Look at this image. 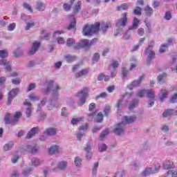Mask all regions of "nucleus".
I'll list each match as a JSON object with an SVG mask.
<instances>
[{
    "label": "nucleus",
    "mask_w": 177,
    "mask_h": 177,
    "mask_svg": "<svg viewBox=\"0 0 177 177\" xmlns=\"http://www.w3.org/2000/svg\"><path fill=\"white\" fill-rule=\"evenodd\" d=\"M12 84H14V85H19V84H20V79L17 78L12 80Z\"/></svg>",
    "instance_id": "774afa93"
},
{
    "label": "nucleus",
    "mask_w": 177,
    "mask_h": 177,
    "mask_svg": "<svg viewBox=\"0 0 177 177\" xmlns=\"http://www.w3.org/2000/svg\"><path fill=\"white\" fill-rule=\"evenodd\" d=\"M145 24L147 28V34L151 32V24H150V22L145 21Z\"/></svg>",
    "instance_id": "864d4df0"
},
{
    "label": "nucleus",
    "mask_w": 177,
    "mask_h": 177,
    "mask_svg": "<svg viewBox=\"0 0 177 177\" xmlns=\"http://www.w3.org/2000/svg\"><path fill=\"white\" fill-rule=\"evenodd\" d=\"M46 8L45 4H44L42 2H38L37 3L36 9L37 10L42 12L44 9H46Z\"/></svg>",
    "instance_id": "a878e982"
},
{
    "label": "nucleus",
    "mask_w": 177,
    "mask_h": 177,
    "mask_svg": "<svg viewBox=\"0 0 177 177\" xmlns=\"http://www.w3.org/2000/svg\"><path fill=\"white\" fill-rule=\"evenodd\" d=\"M21 117V113L20 112H17L15 115L12 118V115L10 113H8L4 117V121L6 124H16L19 119Z\"/></svg>",
    "instance_id": "39448f33"
},
{
    "label": "nucleus",
    "mask_w": 177,
    "mask_h": 177,
    "mask_svg": "<svg viewBox=\"0 0 177 177\" xmlns=\"http://www.w3.org/2000/svg\"><path fill=\"white\" fill-rule=\"evenodd\" d=\"M24 106H27L26 114L27 117H30L31 115V111L32 110V109L31 108V103L28 102V100H26L24 102Z\"/></svg>",
    "instance_id": "f3484780"
},
{
    "label": "nucleus",
    "mask_w": 177,
    "mask_h": 177,
    "mask_svg": "<svg viewBox=\"0 0 177 177\" xmlns=\"http://www.w3.org/2000/svg\"><path fill=\"white\" fill-rule=\"evenodd\" d=\"M66 45L68 46H71L72 48H74L75 49H78V45L75 44V41L73 38H69L67 39Z\"/></svg>",
    "instance_id": "a211bd4d"
},
{
    "label": "nucleus",
    "mask_w": 177,
    "mask_h": 177,
    "mask_svg": "<svg viewBox=\"0 0 177 177\" xmlns=\"http://www.w3.org/2000/svg\"><path fill=\"white\" fill-rule=\"evenodd\" d=\"M88 92H89V88L85 87L77 93V97H79L77 104L79 106H82L85 103V99L88 97Z\"/></svg>",
    "instance_id": "423d86ee"
},
{
    "label": "nucleus",
    "mask_w": 177,
    "mask_h": 177,
    "mask_svg": "<svg viewBox=\"0 0 177 177\" xmlns=\"http://www.w3.org/2000/svg\"><path fill=\"white\" fill-rule=\"evenodd\" d=\"M177 172L176 171H169L166 175V177H176Z\"/></svg>",
    "instance_id": "f704fd0d"
},
{
    "label": "nucleus",
    "mask_w": 177,
    "mask_h": 177,
    "mask_svg": "<svg viewBox=\"0 0 177 177\" xmlns=\"http://www.w3.org/2000/svg\"><path fill=\"white\" fill-rule=\"evenodd\" d=\"M158 169H160V165H157L156 167H147L142 173L141 176L145 177L149 176V175H151V174H156L158 172Z\"/></svg>",
    "instance_id": "1a4fd4ad"
},
{
    "label": "nucleus",
    "mask_w": 177,
    "mask_h": 177,
    "mask_svg": "<svg viewBox=\"0 0 177 177\" xmlns=\"http://www.w3.org/2000/svg\"><path fill=\"white\" fill-rule=\"evenodd\" d=\"M110 111H111L110 106L106 105L105 106V108L104 109V113L105 115H107L108 114H109Z\"/></svg>",
    "instance_id": "4d7b16f0"
},
{
    "label": "nucleus",
    "mask_w": 177,
    "mask_h": 177,
    "mask_svg": "<svg viewBox=\"0 0 177 177\" xmlns=\"http://www.w3.org/2000/svg\"><path fill=\"white\" fill-rule=\"evenodd\" d=\"M100 57V55H99V53L94 54L93 57V62H97V60H99Z\"/></svg>",
    "instance_id": "0e129e2a"
},
{
    "label": "nucleus",
    "mask_w": 177,
    "mask_h": 177,
    "mask_svg": "<svg viewBox=\"0 0 177 177\" xmlns=\"http://www.w3.org/2000/svg\"><path fill=\"white\" fill-rule=\"evenodd\" d=\"M28 97H29L30 100H32V102H35L36 100H38V99H39L38 95H37L34 93L29 95Z\"/></svg>",
    "instance_id": "e433bc0d"
},
{
    "label": "nucleus",
    "mask_w": 177,
    "mask_h": 177,
    "mask_svg": "<svg viewBox=\"0 0 177 177\" xmlns=\"http://www.w3.org/2000/svg\"><path fill=\"white\" fill-rule=\"evenodd\" d=\"M81 1H77V4L75 6L74 13H77L78 10L81 9Z\"/></svg>",
    "instance_id": "37998d69"
},
{
    "label": "nucleus",
    "mask_w": 177,
    "mask_h": 177,
    "mask_svg": "<svg viewBox=\"0 0 177 177\" xmlns=\"http://www.w3.org/2000/svg\"><path fill=\"white\" fill-rule=\"evenodd\" d=\"M145 95H147V97L151 99L152 101L149 103V107H151L154 104V97H156L155 93L153 90H141L138 92V96L139 97H143Z\"/></svg>",
    "instance_id": "7ed1b4c3"
},
{
    "label": "nucleus",
    "mask_w": 177,
    "mask_h": 177,
    "mask_svg": "<svg viewBox=\"0 0 177 177\" xmlns=\"http://www.w3.org/2000/svg\"><path fill=\"white\" fill-rule=\"evenodd\" d=\"M136 120V117L135 116H124L122 118V121L120 124L116 125L115 128V133L116 135H122L124 133V127H125V124H131L134 122Z\"/></svg>",
    "instance_id": "f03ea898"
},
{
    "label": "nucleus",
    "mask_w": 177,
    "mask_h": 177,
    "mask_svg": "<svg viewBox=\"0 0 177 177\" xmlns=\"http://www.w3.org/2000/svg\"><path fill=\"white\" fill-rule=\"evenodd\" d=\"M98 149L100 151H106L107 150V145L106 144H100Z\"/></svg>",
    "instance_id": "ea45409f"
},
{
    "label": "nucleus",
    "mask_w": 177,
    "mask_h": 177,
    "mask_svg": "<svg viewBox=\"0 0 177 177\" xmlns=\"http://www.w3.org/2000/svg\"><path fill=\"white\" fill-rule=\"evenodd\" d=\"M49 154H56L60 153V147L57 145H53L48 149Z\"/></svg>",
    "instance_id": "f8f14e48"
},
{
    "label": "nucleus",
    "mask_w": 177,
    "mask_h": 177,
    "mask_svg": "<svg viewBox=\"0 0 177 177\" xmlns=\"http://www.w3.org/2000/svg\"><path fill=\"white\" fill-rule=\"evenodd\" d=\"M31 163L32 165H34L35 167H38V165H41L42 164V160L37 158H32Z\"/></svg>",
    "instance_id": "5701e85b"
},
{
    "label": "nucleus",
    "mask_w": 177,
    "mask_h": 177,
    "mask_svg": "<svg viewBox=\"0 0 177 177\" xmlns=\"http://www.w3.org/2000/svg\"><path fill=\"white\" fill-rule=\"evenodd\" d=\"M99 167V163H95L94 164V167L93 169V175H96L97 172V167Z\"/></svg>",
    "instance_id": "bf43d9fd"
},
{
    "label": "nucleus",
    "mask_w": 177,
    "mask_h": 177,
    "mask_svg": "<svg viewBox=\"0 0 177 177\" xmlns=\"http://www.w3.org/2000/svg\"><path fill=\"white\" fill-rule=\"evenodd\" d=\"M167 49H168L167 45H162L159 49V52H160V53H164V52H165V50H167Z\"/></svg>",
    "instance_id": "3c124183"
},
{
    "label": "nucleus",
    "mask_w": 177,
    "mask_h": 177,
    "mask_svg": "<svg viewBox=\"0 0 177 177\" xmlns=\"http://www.w3.org/2000/svg\"><path fill=\"white\" fill-rule=\"evenodd\" d=\"M118 61H112L111 63V67L113 68V70H115V68H117V67H118Z\"/></svg>",
    "instance_id": "8fccbe9b"
},
{
    "label": "nucleus",
    "mask_w": 177,
    "mask_h": 177,
    "mask_svg": "<svg viewBox=\"0 0 177 177\" xmlns=\"http://www.w3.org/2000/svg\"><path fill=\"white\" fill-rule=\"evenodd\" d=\"M16 28V23L10 24L8 26V31H13Z\"/></svg>",
    "instance_id": "a18cd8bd"
},
{
    "label": "nucleus",
    "mask_w": 177,
    "mask_h": 177,
    "mask_svg": "<svg viewBox=\"0 0 177 177\" xmlns=\"http://www.w3.org/2000/svg\"><path fill=\"white\" fill-rule=\"evenodd\" d=\"M133 13L134 15L140 16V15H142V8H140V7H136V9H134L133 10Z\"/></svg>",
    "instance_id": "c03bdc74"
},
{
    "label": "nucleus",
    "mask_w": 177,
    "mask_h": 177,
    "mask_svg": "<svg viewBox=\"0 0 177 177\" xmlns=\"http://www.w3.org/2000/svg\"><path fill=\"white\" fill-rule=\"evenodd\" d=\"M21 54V51L20 50V49H17L15 52H14V56H15V57H19V56H20Z\"/></svg>",
    "instance_id": "69168bd1"
},
{
    "label": "nucleus",
    "mask_w": 177,
    "mask_h": 177,
    "mask_svg": "<svg viewBox=\"0 0 177 177\" xmlns=\"http://www.w3.org/2000/svg\"><path fill=\"white\" fill-rule=\"evenodd\" d=\"M0 66H6V71H10V70H12L10 62H7V60L5 59H0Z\"/></svg>",
    "instance_id": "ddd939ff"
},
{
    "label": "nucleus",
    "mask_w": 177,
    "mask_h": 177,
    "mask_svg": "<svg viewBox=\"0 0 177 177\" xmlns=\"http://www.w3.org/2000/svg\"><path fill=\"white\" fill-rule=\"evenodd\" d=\"M137 104H138V101L136 100L133 101V102L129 104V109L132 110V109H133L135 106H136Z\"/></svg>",
    "instance_id": "5fc2aeb1"
},
{
    "label": "nucleus",
    "mask_w": 177,
    "mask_h": 177,
    "mask_svg": "<svg viewBox=\"0 0 177 177\" xmlns=\"http://www.w3.org/2000/svg\"><path fill=\"white\" fill-rule=\"evenodd\" d=\"M39 45H40V44L38 41L33 42L32 48L28 52L29 55H34V53H35V52H37L38 50V48H39Z\"/></svg>",
    "instance_id": "4468645a"
},
{
    "label": "nucleus",
    "mask_w": 177,
    "mask_h": 177,
    "mask_svg": "<svg viewBox=\"0 0 177 177\" xmlns=\"http://www.w3.org/2000/svg\"><path fill=\"white\" fill-rule=\"evenodd\" d=\"M172 165H174V162L171 161H167L163 164L165 169H169V168H172Z\"/></svg>",
    "instance_id": "c756f323"
},
{
    "label": "nucleus",
    "mask_w": 177,
    "mask_h": 177,
    "mask_svg": "<svg viewBox=\"0 0 177 177\" xmlns=\"http://www.w3.org/2000/svg\"><path fill=\"white\" fill-rule=\"evenodd\" d=\"M8 56V50H0V57L1 59H5Z\"/></svg>",
    "instance_id": "c9c22d12"
},
{
    "label": "nucleus",
    "mask_w": 177,
    "mask_h": 177,
    "mask_svg": "<svg viewBox=\"0 0 177 177\" xmlns=\"http://www.w3.org/2000/svg\"><path fill=\"white\" fill-rule=\"evenodd\" d=\"M142 78H144V77L141 76L139 80H136L133 82L131 85H129L127 86V88H129L130 91H132V89H133V88H135L136 86H139V85H140V81H142Z\"/></svg>",
    "instance_id": "dca6fc26"
},
{
    "label": "nucleus",
    "mask_w": 177,
    "mask_h": 177,
    "mask_svg": "<svg viewBox=\"0 0 177 177\" xmlns=\"http://www.w3.org/2000/svg\"><path fill=\"white\" fill-rule=\"evenodd\" d=\"M153 46H154V41L149 43L148 48L145 50V54L148 55L147 59V64H150L152 59H154L155 53L153 50Z\"/></svg>",
    "instance_id": "0eeeda50"
},
{
    "label": "nucleus",
    "mask_w": 177,
    "mask_h": 177,
    "mask_svg": "<svg viewBox=\"0 0 177 177\" xmlns=\"http://www.w3.org/2000/svg\"><path fill=\"white\" fill-rule=\"evenodd\" d=\"M24 9H26V10H28V12H30V13H32V8L31 7V6H30V4L24 3Z\"/></svg>",
    "instance_id": "a19ab883"
},
{
    "label": "nucleus",
    "mask_w": 177,
    "mask_h": 177,
    "mask_svg": "<svg viewBox=\"0 0 177 177\" xmlns=\"http://www.w3.org/2000/svg\"><path fill=\"white\" fill-rule=\"evenodd\" d=\"M26 150L27 151L33 153H37V151H38V149H37V147H32L31 145H28Z\"/></svg>",
    "instance_id": "c85d7f7f"
},
{
    "label": "nucleus",
    "mask_w": 177,
    "mask_h": 177,
    "mask_svg": "<svg viewBox=\"0 0 177 177\" xmlns=\"http://www.w3.org/2000/svg\"><path fill=\"white\" fill-rule=\"evenodd\" d=\"M85 151L87 153L86 158L87 160H91V158L92 157V153L89 152L91 151V146L87 145V147L85 148Z\"/></svg>",
    "instance_id": "cd10ccee"
},
{
    "label": "nucleus",
    "mask_w": 177,
    "mask_h": 177,
    "mask_svg": "<svg viewBox=\"0 0 177 177\" xmlns=\"http://www.w3.org/2000/svg\"><path fill=\"white\" fill-rule=\"evenodd\" d=\"M49 35H50V34L48 33L46 30H43L41 32V37L43 38V39H49Z\"/></svg>",
    "instance_id": "72a5a7b5"
},
{
    "label": "nucleus",
    "mask_w": 177,
    "mask_h": 177,
    "mask_svg": "<svg viewBox=\"0 0 177 177\" xmlns=\"http://www.w3.org/2000/svg\"><path fill=\"white\" fill-rule=\"evenodd\" d=\"M139 23H140L139 19H138V18H136V17H134L131 30H136V28H138V26H139Z\"/></svg>",
    "instance_id": "393cba45"
},
{
    "label": "nucleus",
    "mask_w": 177,
    "mask_h": 177,
    "mask_svg": "<svg viewBox=\"0 0 177 177\" xmlns=\"http://www.w3.org/2000/svg\"><path fill=\"white\" fill-rule=\"evenodd\" d=\"M106 135H109V129H106L101 133V135L100 136V140H103V139H104V136H106Z\"/></svg>",
    "instance_id": "49530a36"
},
{
    "label": "nucleus",
    "mask_w": 177,
    "mask_h": 177,
    "mask_svg": "<svg viewBox=\"0 0 177 177\" xmlns=\"http://www.w3.org/2000/svg\"><path fill=\"white\" fill-rule=\"evenodd\" d=\"M34 26H35V23H34V21L29 22L26 24L25 30H30L32 27H34Z\"/></svg>",
    "instance_id": "de8ad7c7"
},
{
    "label": "nucleus",
    "mask_w": 177,
    "mask_h": 177,
    "mask_svg": "<svg viewBox=\"0 0 177 177\" xmlns=\"http://www.w3.org/2000/svg\"><path fill=\"white\" fill-rule=\"evenodd\" d=\"M17 93H19V88L12 89L11 91L9 92L8 104H10L12 103V100H13V97H15V96H17Z\"/></svg>",
    "instance_id": "9b49d317"
},
{
    "label": "nucleus",
    "mask_w": 177,
    "mask_h": 177,
    "mask_svg": "<svg viewBox=\"0 0 177 177\" xmlns=\"http://www.w3.org/2000/svg\"><path fill=\"white\" fill-rule=\"evenodd\" d=\"M167 97H168V91L166 89L161 90L160 94V102H164V99H167Z\"/></svg>",
    "instance_id": "aec40b11"
},
{
    "label": "nucleus",
    "mask_w": 177,
    "mask_h": 177,
    "mask_svg": "<svg viewBox=\"0 0 177 177\" xmlns=\"http://www.w3.org/2000/svg\"><path fill=\"white\" fill-rule=\"evenodd\" d=\"M127 21L128 19L127 18V12L123 13L122 15V18L116 23L117 27H125Z\"/></svg>",
    "instance_id": "9d476101"
},
{
    "label": "nucleus",
    "mask_w": 177,
    "mask_h": 177,
    "mask_svg": "<svg viewBox=\"0 0 177 177\" xmlns=\"http://www.w3.org/2000/svg\"><path fill=\"white\" fill-rule=\"evenodd\" d=\"M56 134V129H48L44 132V135H55Z\"/></svg>",
    "instance_id": "7c9ffc66"
},
{
    "label": "nucleus",
    "mask_w": 177,
    "mask_h": 177,
    "mask_svg": "<svg viewBox=\"0 0 177 177\" xmlns=\"http://www.w3.org/2000/svg\"><path fill=\"white\" fill-rule=\"evenodd\" d=\"M12 147H13V142H10L8 144H6L3 147V149L5 150V151H8L10 150V149H12Z\"/></svg>",
    "instance_id": "2f4dec72"
},
{
    "label": "nucleus",
    "mask_w": 177,
    "mask_h": 177,
    "mask_svg": "<svg viewBox=\"0 0 177 177\" xmlns=\"http://www.w3.org/2000/svg\"><path fill=\"white\" fill-rule=\"evenodd\" d=\"M70 20H71V24L68 26L67 28H68V30H73V29L75 28V24H76L75 18H74L73 16H71Z\"/></svg>",
    "instance_id": "412c9836"
},
{
    "label": "nucleus",
    "mask_w": 177,
    "mask_h": 177,
    "mask_svg": "<svg viewBox=\"0 0 177 177\" xmlns=\"http://www.w3.org/2000/svg\"><path fill=\"white\" fill-rule=\"evenodd\" d=\"M127 9H128V5L127 3L118 7V10H127Z\"/></svg>",
    "instance_id": "603ef678"
},
{
    "label": "nucleus",
    "mask_w": 177,
    "mask_h": 177,
    "mask_svg": "<svg viewBox=\"0 0 177 177\" xmlns=\"http://www.w3.org/2000/svg\"><path fill=\"white\" fill-rule=\"evenodd\" d=\"M82 120H83V118H73L71 121V124L73 125H77V124H79V122H81Z\"/></svg>",
    "instance_id": "473e14b6"
},
{
    "label": "nucleus",
    "mask_w": 177,
    "mask_h": 177,
    "mask_svg": "<svg viewBox=\"0 0 177 177\" xmlns=\"http://www.w3.org/2000/svg\"><path fill=\"white\" fill-rule=\"evenodd\" d=\"M139 165H140L139 162L135 161L131 165V168L132 169H138L139 168Z\"/></svg>",
    "instance_id": "6e6d98bb"
},
{
    "label": "nucleus",
    "mask_w": 177,
    "mask_h": 177,
    "mask_svg": "<svg viewBox=\"0 0 177 177\" xmlns=\"http://www.w3.org/2000/svg\"><path fill=\"white\" fill-rule=\"evenodd\" d=\"M96 121L97 122H102V121H103V113L102 112L98 113Z\"/></svg>",
    "instance_id": "58836bf2"
},
{
    "label": "nucleus",
    "mask_w": 177,
    "mask_h": 177,
    "mask_svg": "<svg viewBox=\"0 0 177 177\" xmlns=\"http://www.w3.org/2000/svg\"><path fill=\"white\" fill-rule=\"evenodd\" d=\"M67 167V162H60L58 165V168L59 169H64Z\"/></svg>",
    "instance_id": "4c0bfd02"
},
{
    "label": "nucleus",
    "mask_w": 177,
    "mask_h": 177,
    "mask_svg": "<svg viewBox=\"0 0 177 177\" xmlns=\"http://www.w3.org/2000/svg\"><path fill=\"white\" fill-rule=\"evenodd\" d=\"M81 158L78 156L75 158V164L76 167H81Z\"/></svg>",
    "instance_id": "09e8293b"
},
{
    "label": "nucleus",
    "mask_w": 177,
    "mask_h": 177,
    "mask_svg": "<svg viewBox=\"0 0 177 177\" xmlns=\"http://www.w3.org/2000/svg\"><path fill=\"white\" fill-rule=\"evenodd\" d=\"M75 1V0H71L70 3H64L63 5L65 12H68V10H71V5H73Z\"/></svg>",
    "instance_id": "4be33fe9"
},
{
    "label": "nucleus",
    "mask_w": 177,
    "mask_h": 177,
    "mask_svg": "<svg viewBox=\"0 0 177 177\" xmlns=\"http://www.w3.org/2000/svg\"><path fill=\"white\" fill-rule=\"evenodd\" d=\"M64 32H63V30H57L54 32L53 34V37H56L59 35H60L61 34H64Z\"/></svg>",
    "instance_id": "e2e57ef3"
},
{
    "label": "nucleus",
    "mask_w": 177,
    "mask_h": 177,
    "mask_svg": "<svg viewBox=\"0 0 177 177\" xmlns=\"http://www.w3.org/2000/svg\"><path fill=\"white\" fill-rule=\"evenodd\" d=\"M97 42V39H93L89 43L88 39L81 40L79 44H77L78 49L80 48H89V46H92V45H95Z\"/></svg>",
    "instance_id": "6e6552de"
},
{
    "label": "nucleus",
    "mask_w": 177,
    "mask_h": 177,
    "mask_svg": "<svg viewBox=\"0 0 177 177\" xmlns=\"http://www.w3.org/2000/svg\"><path fill=\"white\" fill-rule=\"evenodd\" d=\"M166 77H167V74L165 73H163L162 75L158 76V81L160 82V84H161V82L162 81V80H164V78H165Z\"/></svg>",
    "instance_id": "13d9d810"
},
{
    "label": "nucleus",
    "mask_w": 177,
    "mask_h": 177,
    "mask_svg": "<svg viewBox=\"0 0 177 177\" xmlns=\"http://www.w3.org/2000/svg\"><path fill=\"white\" fill-rule=\"evenodd\" d=\"M110 27H111L110 22H102L101 24L97 22L94 25H86L83 28V34L84 35H92L94 32H97L99 28L104 34L107 31V28Z\"/></svg>",
    "instance_id": "f257e3e1"
},
{
    "label": "nucleus",
    "mask_w": 177,
    "mask_h": 177,
    "mask_svg": "<svg viewBox=\"0 0 177 177\" xmlns=\"http://www.w3.org/2000/svg\"><path fill=\"white\" fill-rule=\"evenodd\" d=\"M88 73H89L88 69H84L82 70L80 73H76L75 77L76 78H80V77H84V75H88Z\"/></svg>",
    "instance_id": "b1692460"
},
{
    "label": "nucleus",
    "mask_w": 177,
    "mask_h": 177,
    "mask_svg": "<svg viewBox=\"0 0 177 177\" xmlns=\"http://www.w3.org/2000/svg\"><path fill=\"white\" fill-rule=\"evenodd\" d=\"M88 129V124H85L80 129V132H85Z\"/></svg>",
    "instance_id": "052dcab7"
},
{
    "label": "nucleus",
    "mask_w": 177,
    "mask_h": 177,
    "mask_svg": "<svg viewBox=\"0 0 177 177\" xmlns=\"http://www.w3.org/2000/svg\"><path fill=\"white\" fill-rule=\"evenodd\" d=\"M177 102V93H175L170 100L171 103H176Z\"/></svg>",
    "instance_id": "680f3d73"
},
{
    "label": "nucleus",
    "mask_w": 177,
    "mask_h": 177,
    "mask_svg": "<svg viewBox=\"0 0 177 177\" xmlns=\"http://www.w3.org/2000/svg\"><path fill=\"white\" fill-rule=\"evenodd\" d=\"M19 159V156L17 155H15L12 158V162H13V164L17 162V160Z\"/></svg>",
    "instance_id": "338daca9"
},
{
    "label": "nucleus",
    "mask_w": 177,
    "mask_h": 177,
    "mask_svg": "<svg viewBox=\"0 0 177 177\" xmlns=\"http://www.w3.org/2000/svg\"><path fill=\"white\" fill-rule=\"evenodd\" d=\"M145 12L147 16H151L153 13V9L149 6L145 7Z\"/></svg>",
    "instance_id": "79ce46f5"
},
{
    "label": "nucleus",
    "mask_w": 177,
    "mask_h": 177,
    "mask_svg": "<svg viewBox=\"0 0 177 177\" xmlns=\"http://www.w3.org/2000/svg\"><path fill=\"white\" fill-rule=\"evenodd\" d=\"M59 89H60L59 84L55 83V82H53V80H50L49 82H48V86L46 90L47 93L52 91L53 96H54L55 97H57V96H59Z\"/></svg>",
    "instance_id": "20e7f679"
},
{
    "label": "nucleus",
    "mask_w": 177,
    "mask_h": 177,
    "mask_svg": "<svg viewBox=\"0 0 177 177\" xmlns=\"http://www.w3.org/2000/svg\"><path fill=\"white\" fill-rule=\"evenodd\" d=\"M38 132H39V129L38 127L32 128L31 131L28 133L26 136L27 139L32 138V136H34V135L36 133H38Z\"/></svg>",
    "instance_id": "2eb2a0df"
},
{
    "label": "nucleus",
    "mask_w": 177,
    "mask_h": 177,
    "mask_svg": "<svg viewBox=\"0 0 177 177\" xmlns=\"http://www.w3.org/2000/svg\"><path fill=\"white\" fill-rule=\"evenodd\" d=\"M169 115H177V109H169L163 113V117H169Z\"/></svg>",
    "instance_id": "6ab92c4d"
},
{
    "label": "nucleus",
    "mask_w": 177,
    "mask_h": 177,
    "mask_svg": "<svg viewBox=\"0 0 177 177\" xmlns=\"http://www.w3.org/2000/svg\"><path fill=\"white\" fill-rule=\"evenodd\" d=\"M76 59L77 57L75 56H73L70 55L65 56V60H66L68 63H71V62H74Z\"/></svg>",
    "instance_id": "bb28decb"
}]
</instances>
